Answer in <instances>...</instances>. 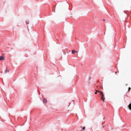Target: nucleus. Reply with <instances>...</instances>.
<instances>
[{"instance_id":"nucleus-4","label":"nucleus","mask_w":131,"mask_h":131,"mask_svg":"<svg viewBox=\"0 0 131 131\" xmlns=\"http://www.w3.org/2000/svg\"><path fill=\"white\" fill-rule=\"evenodd\" d=\"M43 103H47V99L46 98L43 99Z\"/></svg>"},{"instance_id":"nucleus-2","label":"nucleus","mask_w":131,"mask_h":131,"mask_svg":"<svg viewBox=\"0 0 131 131\" xmlns=\"http://www.w3.org/2000/svg\"><path fill=\"white\" fill-rule=\"evenodd\" d=\"M3 60H5V57L0 56V61H3Z\"/></svg>"},{"instance_id":"nucleus-7","label":"nucleus","mask_w":131,"mask_h":131,"mask_svg":"<svg viewBox=\"0 0 131 131\" xmlns=\"http://www.w3.org/2000/svg\"><path fill=\"white\" fill-rule=\"evenodd\" d=\"M7 72H9V70H6L5 72V73H7Z\"/></svg>"},{"instance_id":"nucleus-5","label":"nucleus","mask_w":131,"mask_h":131,"mask_svg":"<svg viewBox=\"0 0 131 131\" xmlns=\"http://www.w3.org/2000/svg\"><path fill=\"white\" fill-rule=\"evenodd\" d=\"M95 91L96 93H99L100 94V92H102L101 91H99V90H95Z\"/></svg>"},{"instance_id":"nucleus-6","label":"nucleus","mask_w":131,"mask_h":131,"mask_svg":"<svg viewBox=\"0 0 131 131\" xmlns=\"http://www.w3.org/2000/svg\"><path fill=\"white\" fill-rule=\"evenodd\" d=\"M129 110H131V103L129 104L128 105Z\"/></svg>"},{"instance_id":"nucleus-3","label":"nucleus","mask_w":131,"mask_h":131,"mask_svg":"<svg viewBox=\"0 0 131 131\" xmlns=\"http://www.w3.org/2000/svg\"><path fill=\"white\" fill-rule=\"evenodd\" d=\"M75 53H77V51H75V50H72V54H75Z\"/></svg>"},{"instance_id":"nucleus-8","label":"nucleus","mask_w":131,"mask_h":131,"mask_svg":"<svg viewBox=\"0 0 131 131\" xmlns=\"http://www.w3.org/2000/svg\"><path fill=\"white\" fill-rule=\"evenodd\" d=\"M84 129H85V127H83L82 128V130H84Z\"/></svg>"},{"instance_id":"nucleus-11","label":"nucleus","mask_w":131,"mask_h":131,"mask_svg":"<svg viewBox=\"0 0 131 131\" xmlns=\"http://www.w3.org/2000/svg\"><path fill=\"white\" fill-rule=\"evenodd\" d=\"M97 92H95V95H97Z\"/></svg>"},{"instance_id":"nucleus-1","label":"nucleus","mask_w":131,"mask_h":131,"mask_svg":"<svg viewBox=\"0 0 131 131\" xmlns=\"http://www.w3.org/2000/svg\"><path fill=\"white\" fill-rule=\"evenodd\" d=\"M99 94L101 96V99L102 100L103 103L105 102V95H104V93H103V92H99Z\"/></svg>"},{"instance_id":"nucleus-9","label":"nucleus","mask_w":131,"mask_h":131,"mask_svg":"<svg viewBox=\"0 0 131 131\" xmlns=\"http://www.w3.org/2000/svg\"><path fill=\"white\" fill-rule=\"evenodd\" d=\"M128 91H130V88H128Z\"/></svg>"},{"instance_id":"nucleus-10","label":"nucleus","mask_w":131,"mask_h":131,"mask_svg":"<svg viewBox=\"0 0 131 131\" xmlns=\"http://www.w3.org/2000/svg\"><path fill=\"white\" fill-rule=\"evenodd\" d=\"M104 127H105V126H102V128H104Z\"/></svg>"}]
</instances>
